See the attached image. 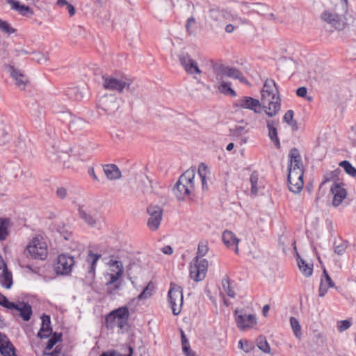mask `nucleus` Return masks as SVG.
I'll return each mask as SVG.
<instances>
[{"label":"nucleus","mask_w":356,"mask_h":356,"mask_svg":"<svg viewBox=\"0 0 356 356\" xmlns=\"http://www.w3.org/2000/svg\"><path fill=\"white\" fill-rule=\"evenodd\" d=\"M352 325L350 320H343L337 322V329L340 332L348 330Z\"/></svg>","instance_id":"obj_49"},{"label":"nucleus","mask_w":356,"mask_h":356,"mask_svg":"<svg viewBox=\"0 0 356 356\" xmlns=\"http://www.w3.org/2000/svg\"><path fill=\"white\" fill-rule=\"evenodd\" d=\"M0 305L3 306V307H6L8 309H10L11 307H14L13 302H10L8 300V299L5 296L1 294V293H0Z\"/></svg>","instance_id":"obj_52"},{"label":"nucleus","mask_w":356,"mask_h":356,"mask_svg":"<svg viewBox=\"0 0 356 356\" xmlns=\"http://www.w3.org/2000/svg\"><path fill=\"white\" fill-rule=\"evenodd\" d=\"M60 335H57L56 333H54L53 336L49 339L47 343L46 350H50L52 349L56 342L60 340Z\"/></svg>","instance_id":"obj_51"},{"label":"nucleus","mask_w":356,"mask_h":356,"mask_svg":"<svg viewBox=\"0 0 356 356\" xmlns=\"http://www.w3.org/2000/svg\"><path fill=\"white\" fill-rule=\"evenodd\" d=\"M99 108L108 115L113 114L119 108V104L115 96L105 95L99 100Z\"/></svg>","instance_id":"obj_17"},{"label":"nucleus","mask_w":356,"mask_h":356,"mask_svg":"<svg viewBox=\"0 0 356 356\" xmlns=\"http://www.w3.org/2000/svg\"><path fill=\"white\" fill-rule=\"evenodd\" d=\"M257 346L261 350H262L265 353H270V348L265 337L261 336L259 337L257 340Z\"/></svg>","instance_id":"obj_41"},{"label":"nucleus","mask_w":356,"mask_h":356,"mask_svg":"<svg viewBox=\"0 0 356 356\" xmlns=\"http://www.w3.org/2000/svg\"><path fill=\"white\" fill-rule=\"evenodd\" d=\"M33 61H35L40 64L46 63L48 60V57L45 54L40 52H33V57L31 58Z\"/></svg>","instance_id":"obj_48"},{"label":"nucleus","mask_w":356,"mask_h":356,"mask_svg":"<svg viewBox=\"0 0 356 356\" xmlns=\"http://www.w3.org/2000/svg\"><path fill=\"white\" fill-rule=\"evenodd\" d=\"M0 353L3 356H17L15 348L10 341L3 346V349L0 350Z\"/></svg>","instance_id":"obj_44"},{"label":"nucleus","mask_w":356,"mask_h":356,"mask_svg":"<svg viewBox=\"0 0 356 356\" xmlns=\"http://www.w3.org/2000/svg\"><path fill=\"white\" fill-rule=\"evenodd\" d=\"M266 124L268 129V136L270 139L273 142L276 147L280 148V143L277 137V130L276 128L277 122L273 120H267Z\"/></svg>","instance_id":"obj_27"},{"label":"nucleus","mask_w":356,"mask_h":356,"mask_svg":"<svg viewBox=\"0 0 356 356\" xmlns=\"http://www.w3.org/2000/svg\"><path fill=\"white\" fill-rule=\"evenodd\" d=\"M210 13H211V16L212 18H213L216 20L218 19V16L219 15L218 10L212 9V10H210Z\"/></svg>","instance_id":"obj_62"},{"label":"nucleus","mask_w":356,"mask_h":356,"mask_svg":"<svg viewBox=\"0 0 356 356\" xmlns=\"http://www.w3.org/2000/svg\"><path fill=\"white\" fill-rule=\"evenodd\" d=\"M13 306L10 307L11 312L14 316H19L23 321H29L33 314L31 306L24 301L13 302Z\"/></svg>","instance_id":"obj_16"},{"label":"nucleus","mask_w":356,"mask_h":356,"mask_svg":"<svg viewBox=\"0 0 356 356\" xmlns=\"http://www.w3.org/2000/svg\"><path fill=\"white\" fill-rule=\"evenodd\" d=\"M261 95V102L266 114L270 118L275 116L281 108V99L274 80H266Z\"/></svg>","instance_id":"obj_1"},{"label":"nucleus","mask_w":356,"mask_h":356,"mask_svg":"<svg viewBox=\"0 0 356 356\" xmlns=\"http://www.w3.org/2000/svg\"><path fill=\"white\" fill-rule=\"evenodd\" d=\"M16 31L7 21L0 19V31L7 35H11L15 33Z\"/></svg>","instance_id":"obj_39"},{"label":"nucleus","mask_w":356,"mask_h":356,"mask_svg":"<svg viewBox=\"0 0 356 356\" xmlns=\"http://www.w3.org/2000/svg\"><path fill=\"white\" fill-rule=\"evenodd\" d=\"M224 76H221L220 81H216L219 83L218 86V90L220 92L225 95H229L232 97H235L236 95V92L231 88V83L226 82L223 80Z\"/></svg>","instance_id":"obj_31"},{"label":"nucleus","mask_w":356,"mask_h":356,"mask_svg":"<svg viewBox=\"0 0 356 356\" xmlns=\"http://www.w3.org/2000/svg\"><path fill=\"white\" fill-rule=\"evenodd\" d=\"M307 93V89L305 87L298 88L296 90V95L300 97H305Z\"/></svg>","instance_id":"obj_56"},{"label":"nucleus","mask_w":356,"mask_h":356,"mask_svg":"<svg viewBox=\"0 0 356 356\" xmlns=\"http://www.w3.org/2000/svg\"><path fill=\"white\" fill-rule=\"evenodd\" d=\"M9 71L11 76L15 81L16 86L20 90H24L26 84L29 83L27 77L20 70L15 69L13 66L10 67Z\"/></svg>","instance_id":"obj_22"},{"label":"nucleus","mask_w":356,"mask_h":356,"mask_svg":"<svg viewBox=\"0 0 356 356\" xmlns=\"http://www.w3.org/2000/svg\"><path fill=\"white\" fill-rule=\"evenodd\" d=\"M195 171L193 169L185 171L179 177L173 189L174 194L178 200H184L195 191Z\"/></svg>","instance_id":"obj_2"},{"label":"nucleus","mask_w":356,"mask_h":356,"mask_svg":"<svg viewBox=\"0 0 356 356\" xmlns=\"http://www.w3.org/2000/svg\"><path fill=\"white\" fill-rule=\"evenodd\" d=\"M304 170H288L289 189L294 193H300L303 187Z\"/></svg>","instance_id":"obj_12"},{"label":"nucleus","mask_w":356,"mask_h":356,"mask_svg":"<svg viewBox=\"0 0 356 356\" xmlns=\"http://www.w3.org/2000/svg\"><path fill=\"white\" fill-rule=\"evenodd\" d=\"M56 196L61 200L65 199L67 197V191L64 187H59L56 191Z\"/></svg>","instance_id":"obj_55"},{"label":"nucleus","mask_w":356,"mask_h":356,"mask_svg":"<svg viewBox=\"0 0 356 356\" xmlns=\"http://www.w3.org/2000/svg\"><path fill=\"white\" fill-rule=\"evenodd\" d=\"M88 174L91 176L95 180L98 181V178L95 175V170L93 168H91L88 170Z\"/></svg>","instance_id":"obj_63"},{"label":"nucleus","mask_w":356,"mask_h":356,"mask_svg":"<svg viewBox=\"0 0 356 356\" xmlns=\"http://www.w3.org/2000/svg\"><path fill=\"white\" fill-rule=\"evenodd\" d=\"M0 280L2 286L6 289H10L13 285L12 273L8 270L6 266L3 269V272L0 276Z\"/></svg>","instance_id":"obj_33"},{"label":"nucleus","mask_w":356,"mask_h":356,"mask_svg":"<svg viewBox=\"0 0 356 356\" xmlns=\"http://www.w3.org/2000/svg\"><path fill=\"white\" fill-rule=\"evenodd\" d=\"M26 252L33 259L44 260L47 257V245L41 236L33 238L26 247Z\"/></svg>","instance_id":"obj_6"},{"label":"nucleus","mask_w":356,"mask_h":356,"mask_svg":"<svg viewBox=\"0 0 356 356\" xmlns=\"http://www.w3.org/2000/svg\"><path fill=\"white\" fill-rule=\"evenodd\" d=\"M208 268V261L206 259L199 260L193 259L190 266V277L196 282L204 279Z\"/></svg>","instance_id":"obj_10"},{"label":"nucleus","mask_w":356,"mask_h":356,"mask_svg":"<svg viewBox=\"0 0 356 356\" xmlns=\"http://www.w3.org/2000/svg\"><path fill=\"white\" fill-rule=\"evenodd\" d=\"M289 158V165L288 167V170H296V168L298 170H304L301 156L297 148L294 147L290 150Z\"/></svg>","instance_id":"obj_20"},{"label":"nucleus","mask_w":356,"mask_h":356,"mask_svg":"<svg viewBox=\"0 0 356 356\" xmlns=\"http://www.w3.org/2000/svg\"><path fill=\"white\" fill-rule=\"evenodd\" d=\"M74 265V258L67 254H62L58 256L55 271L57 275H69Z\"/></svg>","instance_id":"obj_14"},{"label":"nucleus","mask_w":356,"mask_h":356,"mask_svg":"<svg viewBox=\"0 0 356 356\" xmlns=\"http://www.w3.org/2000/svg\"><path fill=\"white\" fill-rule=\"evenodd\" d=\"M214 77L216 81H220L221 76H227L238 79L240 82L249 84L243 74L236 68L229 67L223 64H215L213 66Z\"/></svg>","instance_id":"obj_7"},{"label":"nucleus","mask_w":356,"mask_h":356,"mask_svg":"<svg viewBox=\"0 0 356 356\" xmlns=\"http://www.w3.org/2000/svg\"><path fill=\"white\" fill-rule=\"evenodd\" d=\"M150 284H149L142 291V293L138 296V300H143L146 299L151 296L152 295V290L149 289Z\"/></svg>","instance_id":"obj_53"},{"label":"nucleus","mask_w":356,"mask_h":356,"mask_svg":"<svg viewBox=\"0 0 356 356\" xmlns=\"http://www.w3.org/2000/svg\"><path fill=\"white\" fill-rule=\"evenodd\" d=\"M234 105L237 108L251 110L255 113H261L263 108L261 102L247 96L239 98Z\"/></svg>","instance_id":"obj_15"},{"label":"nucleus","mask_w":356,"mask_h":356,"mask_svg":"<svg viewBox=\"0 0 356 356\" xmlns=\"http://www.w3.org/2000/svg\"><path fill=\"white\" fill-rule=\"evenodd\" d=\"M298 265L300 270L305 277H309L313 273V265L309 264L299 256L298 258Z\"/></svg>","instance_id":"obj_34"},{"label":"nucleus","mask_w":356,"mask_h":356,"mask_svg":"<svg viewBox=\"0 0 356 356\" xmlns=\"http://www.w3.org/2000/svg\"><path fill=\"white\" fill-rule=\"evenodd\" d=\"M248 131L249 130L246 129V126H235L230 129L229 135L235 139H239L240 144L242 145L248 141V137L243 136V135L248 134Z\"/></svg>","instance_id":"obj_26"},{"label":"nucleus","mask_w":356,"mask_h":356,"mask_svg":"<svg viewBox=\"0 0 356 356\" xmlns=\"http://www.w3.org/2000/svg\"><path fill=\"white\" fill-rule=\"evenodd\" d=\"M109 265L111 267V270L113 272V273H115L116 272H119L120 270H122V275H123L124 267L122 261L111 259L109 261Z\"/></svg>","instance_id":"obj_46"},{"label":"nucleus","mask_w":356,"mask_h":356,"mask_svg":"<svg viewBox=\"0 0 356 356\" xmlns=\"http://www.w3.org/2000/svg\"><path fill=\"white\" fill-rule=\"evenodd\" d=\"M6 1L10 6L12 10L17 12L22 16L32 15L33 14L30 7L21 4L17 0H6Z\"/></svg>","instance_id":"obj_25"},{"label":"nucleus","mask_w":356,"mask_h":356,"mask_svg":"<svg viewBox=\"0 0 356 356\" xmlns=\"http://www.w3.org/2000/svg\"><path fill=\"white\" fill-rule=\"evenodd\" d=\"M222 239L225 245L229 248H234V252L238 254V244L240 239L232 231L225 230L222 233Z\"/></svg>","instance_id":"obj_21"},{"label":"nucleus","mask_w":356,"mask_h":356,"mask_svg":"<svg viewBox=\"0 0 356 356\" xmlns=\"http://www.w3.org/2000/svg\"><path fill=\"white\" fill-rule=\"evenodd\" d=\"M168 303L175 316L180 314L183 305V293L181 286L173 283L170 284L168 291Z\"/></svg>","instance_id":"obj_8"},{"label":"nucleus","mask_w":356,"mask_h":356,"mask_svg":"<svg viewBox=\"0 0 356 356\" xmlns=\"http://www.w3.org/2000/svg\"><path fill=\"white\" fill-rule=\"evenodd\" d=\"M334 286V282L332 280L327 270L324 268L319 286V296L323 297L327 292L328 289Z\"/></svg>","instance_id":"obj_24"},{"label":"nucleus","mask_w":356,"mask_h":356,"mask_svg":"<svg viewBox=\"0 0 356 356\" xmlns=\"http://www.w3.org/2000/svg\"><path fill=\"white\" fill-rule=\"evenodd\" d=\"M222 287L225 293L230 298L235 297V292L230 286L229 279L227 276H225L222 280Z\"/></svg>","instance_id":"obj_37"},{"label":"nucleus","mask_w":356,"mask_h":356,"mask_svg":"<svg viewBox=\"0 0 356 356\" xmlns=\"http://www.w3.org/2000/svg\"><path fill=\"white\" fill-rule=\"evenodd\" d=\"M294 113L292 110H289L286 112L284 115L283 120L286 123H287L289 126H291L293 130H298V127L297 122L293 120Z\"/></svg>","instance_id":"obj_35"},{"label":"nucleus","mask_w":356,"mask_h":356,"mask_svg":"<svg viewBox=\"0 0 356 356\" xmlns=\"http://www.w3.org/2000/svg\"><path fill=\"white\" fill-rule=\"evenodd\" d=\"M41 319L42 325L38 333V337L40 339H47L51 335L52 332L50 316L43 314L41 317Z\"/></svg>","instance_id":"obj_23"},{"label":"nucleus","mask_w":356,"mask_h":356,"mask_svg":"<svg viewBox=\"0 0 356 356\" xmlns=\"http://www.w3.org/2000/svg\"><path fill=\"white\" fill-rule=\"evenodd\" d=\"M347 248L346 242L341 240L335 241L334 243V251L339 255L343 254Z\"/></svg>","instance_id":"obj_42"},{"label":"nucleus","mask_w":356,"mask_h":356,"mask_svg":"<svg viewBox=\"0 0 356 356\" xmlns=\"http://www.w3.org/2000/svg\"><path fill=\"white\" fill-rule=\"evenodd\" d=\"M258 181L259 175L257 172H252L250 177V181L251 184V193L253 195H256L258 193Z\"/></svg>","instance_id":"obj_38"},{"label":"nucleus","mask_w":356,"mask_h":356,"mask_svg":"<svg viewBox=\"0 0 356 356\" xmlns=\"http://www.w3.org/2000/svg\"><path fill=\"white\" fill-rule=\"evenodd\" d=\"M181 346H182V350L184 353L188 352V350H191L189 341L182 342Z\"/></svg>","instance_id":"obj_61"},{"label":"nucleus","mask_w":356,"mask_h":356,"mask_svg":"<svg viewBox=\"0 0 356 356\" xmlns=\"http://www.w3.org/2000/svg\"><path fill=\"white\" fill-rule=\"evenodd\" d=\"M100 257V254L92 253L91 252L88 254L87 257L86 261L90 264L88 273V275L91 277V278H94L95 277L96 264Z\"/></svg>","instance_id":"obj_30"},{"label":"nucleus","mask_w":356,"mask_h":356,"mask_svg":"<svg viewBox=\"0 0 356 356\" xmlns=\"http://www.w3.org/2000/svg\"><path fill=\"white\" fill-rule=\"evenodd\" d=\"M65 8H66V10L68 11L70 17H72L73 15H74L76 10H75L74 6L72 4L69 3V4H67L65 6Z\"/></svg>","instance_id":"obj_58"},{"label":"nucleus","mask_w":356,"mask_h":356,"mask_svg":"<svg viewBox=\"0 0 356 356\" xmlns=\"http://www.w3.org/2000/svg\"><path fill=\"white\" fill-rule=\"evenodd\" d=\"M179 60L185 71L192 75L200 74L202 71L200 70L197 63L192 59L188 54H181L179 55Z\"/></svg>","instance_id":"obj_18"},{"label":"nucleus","mask_w":356,"mask_h":356,"mask_svg":"<svg viewBox=\"0 0 356 356\" xmlns=\"http://www.w3.org/2000/svg\"><path fill=\"white\" fill-rule=\"evenodd\" d=\"M129 318V311L127 307H121L111 312L105 318V325L107 329L113 330L118 327L124 328Z\"/></svg>","instance_id":"obj_4"},{"label":"nucleus","mask_w":356,"mask_h":356,"mask_svg":"<svg viewBox=\"0 0 356 356\" xmlns=\"http://www.w3.org/2000/svg\"><path fill=\"white\" fill-rule=\"evenodd\" d=\"M162 252L165 254H168V255H170L171 254H172L173 252V250L171 246L170 245H166L165 247H163L162 249H161Z\"/></svg>","instance_id":"obj_59"},{"label":"nucleus","mask_w":356,"mask_h":356,"mask_svg":"<svg viewBox=\"0 0 356 356\" xmlns=\"http://www.w3.org/2000/svg\"><path fill=\"white\" fill-rule=\"evenodd\" d=\"M320 19L335 30H343L346 26V19L343 15L337 13V5L332 8L325 9L321 13Z\"/></svg>","instance_id":"obj_5"},{"label":"nucleus","mask_w":356,"mask_h":356,"mask_svg":"<svg viewBox=\"0 0 356 356\" xmlns=\"http://www.w3.org/2000/svg\"><path fill=\"white\" fill-rule=\"evenodd\" d=\"M195 23V19L194 17H191L188 19L187 23L186 25V30L189 31L191 26Z\"/></svg>","instance_id":"obj_60"},{"label":"nucleus","mask_w":356,"mask_h":356,"mask_svg":"<svg viewBox=\"0 0 356 356\" xmlns=\"http://www.w3.org/2000/svg\"><path fill=\"white\" fill-rule=\"evenodd\" d=\"M122 276V270H120L119 272H116L115 273H111L109 275L110 279L106 283V286H111L113 284H115L116 282L121 278Z\"/></svg>","instance_id":"obj_50"},{"label":"nucleus","mask_w":356,"mask_h":356,"mask_svg":"<svg viewBox=\"0 0 356 356\" xmlns=\"http://www.w3.org/2000/svg\"><path fill=\"white\" fill-rule=\"evenodd\" d=\"M79 218L89 227H97L99 225L100 214L97 210L84 205L79 206Z\"/></svg>","instance_id":"obj_9"},{"label":"nucleus","mask_w":356,"mask_h":356,"mask_svg":"<svg viewBox=\"0 0 356 356\" xmlns=\"http://www.w3.org/2000/svg\"><path fill=\"white\" fill-rule=\"evenodd\" d=\"M198 175L201 179L202 188L204 191L208 190V180L210 179V172L207 165L201 163L198 168Z\"/></svg>","instance_id":"obj_29"},{"label":"nucleus","mask_w":356,"mask_h":356,"mask_svg":"<svg viewBox=\"0 0 356 356\" xmlns=\"http://www.w3.org/2000/svg\"><path fill=\"white\" fill-rule=\"evenodd\" d=\"M103 86L106 90L122 93L124 89L132 92L133 80L124 75L103 76Z\"/></svg>","instance_id":"obj_3"},{"label":"nucleus","mask_w":356,"mask_h":356,"mask_svg":"<svg viewBox=\"0 0 356 356\" xmlns=\"http://www.w3.org/2000/svg\"><path fill=\"white\" fill-rule=\"evenodd\" d=\"M238 348L245 353H250L254 348V346L248 341L241 339L238 341Z\"/></svg>","instance_id":"obj_47"},{"label":"nucleus","mask_w":356,"mask_h":356,"mask_svg":"<svg viewBox=\"0 0 356 356\" xmlns=\"http://www.w3.org/2000/svg\"><path fill=\"white\" fill-rule=\"evenodd\" d=\"M290 325L296 337L300 338L302 335L301 326L295 317L290 318Z\"/></svg>","instance_id":"obj_43"},{"label":"nucleus","mask_w":356,"mask_h":356,"mask_svg":"<svg viewBox=\"0 0 356 356\" xmlns=\"http://www.w3.org/2000/svg\"><path fill=\"white\" fill-rule=\"evenodd\" d=\"M8 235V221L0 218V241L5 240Z\"/></svg>","instance_id":"obj_45"},{"label":"nucleus","mask_w":356,"mask_h":356,"mask_svg":"<svg viewBox=\"0 0 356 356\" xmlns=\"http://www.w3.org/2000/svg\"><path fill=\"white\" fill-rule=\"evenodd\" d=\"M330 191L333 195V199L332 204L334 207H339L343 202V200L347 196V192L345 188L341 187L338 184H334L330 188Z\"/></svg>","instance_id":"obj_19"},{"label":"nucleus","mask_w":356,"mask_h":356,"mask_svg":"<svg viewBox=\"0 0 356 356\" xmlns=\"http://www.w3.org/2000/svg\"><path fill=\"white\" fill-rule=\"evenodd\" d=\"M8 341L7 337L0 333V350L3 349V346L6 345Z\"/></svg>","instance_id":"obj_57"},{"label":"nucleus","mask_w":356,"mask_h":356,"mask_svg":"<svg viewBox=\"0 0 356 356\" xmlns=\"http://www.w3.org/2000/svg\"><path fill=\"white\" fill-rule=\"evenodd\" d=\"M56 4L60 7H65L69 3L66 0H57Z\"/></svg>","instance_id":"obj_64"},{"label":"nucleus","mask_w":356,"mask_h":356,"mask_svg":"<svg viewBox=\"0 0 356 356\" xmlns=\"http://www.w3.org/2000/svg\"><path fill=\"white\" fill-rule=\"evenodd\" d=\"M107 286V293L108 295H115L118 291L120 290V284H113L111 286Z\"/></svg>","instance_id":"obj_54"},{"label":"nucleus","mask_w":356,"mask_h":356,"mask_svg":"<svg viewBox=\"0 0 356 356\" xmlns=\"http://www.w3.org/2000/svg\"><path fill=\"white\" fill-rule=\"evenodd\" d=\"M339 165L343 168L345 172L353 177H356V168L348 161H343Z\"/></svg>","instance_id":"obj_40"},{"label":"nucleus","mask_w":356,"mask_h":356,"mask_svg":"<svg viewBox=\"0 0 356 356\" xmlns=\"http://www.w3.org/2000/svg\"><path fill=\"white\" fill-rule=\"evenodd\" d=\"M235 321L241 330L252 328L257 324V319L254 314H248L243 309H236L234 312Z\"/></svg>","instance_id":"obj_13"},{"label":"nucleus","mask_w":356,"mask_h":356,"mask_svg":"<svg viewBox=\"0 0 356 356\" xmlns=\"http://www.w3.org/2000/svg\"><path fill=\"white\" fill-rule=\"evenodd\" d=\"M65 92L73 101H81L83 97V92L78 87L68 88Z\"/></svg>","instance_id":"obj_32"},{"label":"nucleus","mask_w":356,"mask_h":356,"mask_svg":"<svg viewBox=\"0 0 356 356\" xmlns=\"http://www.w3.org/2000/svg\"><path fill=\"white\" fill-rule=\"evenodd\" d=\"M104 172L110 180L118 179L121 177V172L115 164H107L104 166Z\"/></svg>","instance_id":"obj_28"},{"label":"nucleus","mask_w":356,"mask_h":356,"mask_svg":"<svg viewBox=\"0 0 356 356\" xmlns=\"http://www.w3.org/2000/svg\"><path fill=\"white\" fill-rule=\"evenodd\" d=\"M208 241H200L197 247V251L196 253V257L194 259H198L204 257L208 252L209 247H208Z\"/></svg>","instance_id":"obj_36"},{"label":"nucleus","mask_w":356,"mask_h":356,"mask_svg":"<svg viewBox=\"0 0 356 356\" xmlns=\"http://www.w3.org/2000/svg\"><path fill=\"white\" fill-rule=\"evenodd\" d=\"M147 212L149 216L147 220V227L152 231L159 229L163 219V209L158 205H149L147 208Z\"/></svg>","instance_id":"obj_11"}]
</instances>
